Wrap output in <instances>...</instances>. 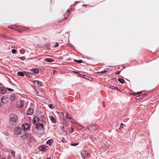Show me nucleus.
<instances>
[{
	"label": "nucleus",
	"mask_w": 159,
	"mask_h": 159,
	"mask_svg": "<svg viewBox=\"0 0 159 159\" xmlns=\"http://www.w3.org/2000/svg\"><path fill=\"white\" fill-rule=\"evenodd\" d=\"M18 118L17 116L15 114L11 115L9 120L10 123L12 125H16L17 124Z\"/></svg>",
	"instance_id": "obj_1"
},
{
	"label": "nucleus",
	"mask_w": 159,
	"mask_h": 159,
	"mask_svg": "<svg viewBox=\"0 0 159 159\" xmlns=\"http://www.w3.org/2000/svg\"><path fill=\"white\" fill-rule=\"evenodd\" d=\"M81 154L83 158L84 159L87 158L90 155L87 151L85 150H83L81 151Z\"/></svg>",
	"instance_id": "obj_2"
},
{
	"label": "nucleus",
	"mask_w": 159,
	"mask_h": 159,
	"mask_svg": "<svg viewBox=\"0 0 159 159\" xmlns=\"http://www.w3.org/2000/svg\"><path fill=\"white\" fill-rule=\"evenodd\" d=\"M21 129L20 128L16 127L14 129V133L16 135H19L20 134Z\"/></svg>",
	"instance_id": "obj_3"
},
{
	"label": "nucleus",
	"mask_w": 159,
	"mask_h": 159,
	"mask_svg": "<svg viewBox=\"0 0 159 159\" xmlns=\"http://www.w3.org/2000/svg\"><path fill=\"white\" fill-rule=\"evenodd\" d=\"M30 125L28 124L24 123L23 124L22 126V129L25 131L27 130L30 128Z\"/></svg>",
	"instance_id": "obj_4"
},
{
	"label": "nucleus",
	"mask_w": 159,
	"mask_h": 159,
	"mask_svg": "<svg viewBox=\"0 0 159 159\" xmlns=\"http://www.w3.org/2000/svg\"><path fill=\"white\" fill-rule=\"evenodd\" d=\"M43 124L41 123L39 125H37L35 126V128L39 130L43 131Z\"/></svg>",
	"instance_id": "obj_5"
},
{
	"label": "nucleus",
	"mask_w": 159,
	"mask_h": 159,
	"mask_svg": "<svg viewBox=\"0 0 159 159\" xmlns=\"http://www.w3.org/2000/svg\"><path fill=\"white\" fill-rule=\"evenodd\" d=\"M1 100L2 102L3 103H6L9 101L8 98L5 96H3L2 98H1Z\"/></svg>",
	"instance_id": "obj_6"
},
{
	"label": "nucleus",
	"mask_w": 159,
	"mask_h": 159,
	"mask_svg": "<svg viewBox=\"0 0 159 159\" xmlns=\"http://www.w3.org/2000/svg\"><path fill=\"white\" fill-rule=\"evenodd\" d=\"M24 100H21L17 104V106L19 108H22L24 105Z\"/></svg>",
	"instance_id": "obj_7"
},
{
	"label": "nucleus",
	"mask_w": 159,
	"mask_h": 159,
	"mask_svg": "<svg viewBox=\"0 0 159 159\" xmlns=\"http://www.w3.org/2000/svg\"><path fill=\"white\" fill-rule=\"evenodd\" d=\"M39 118L38 117L35 116L34 117L33 119V123L34 124H36V123L37 122H39Z\"/></svg>",
	"instance_id": "obj_8"
},
{
	"label": "nucleus",
	"mask_w": 159,
	"mask_h": 159,
	"mask_svg": "<svg viewBox=\"0 0 159 159\" xmlns=\"http://www.w3.org/2000/svg\"><path fill=\"white\" fill-rule=\"evenodd\" d=\"M34 112V111L32 109L30 108L28 109L27 111V114L28 115H32Z\"/></svg>",
	"instance_id": "obj_9"
},
{
	"label": "nucleus",
	"mask_w": 159,
	"mask_h": 159,
	"mask_svg": "<svg viewBox=\"0 0 159 159\" xmlns=\"http://www.w3.org/2000/svg\"><path fill=\"white\" fill-rule=\"evenodd\" d=\"M33 82L34 84H36L37 85H38L39 86H43V83H42L40 81H39L38 80H34L33 81Z\"/></svg>",
	"instance_id": "obj_10"
},
{
	"label": "nucleus",
	"mask_w": 159,
	"mask_h": 159,
	"mask_svg": "<svg viewBox=\"0 0 159 159\" xmlns=\"http://www.w3.org/2000/svg\"><path fill=\"white\" fill-rule=\"evenodd\" d=\"M69 11L67 10L64 14V19H66L69 16Z\"/></svg>",
	"instance_id": "obj_11"
},
{
	"label": "nucleus",
	"mask_w": 159,
	"mask_h": 159,
	"mask_svg": "<svg viewBox=\"0 0 159 159\" xmlns=\"http://www.w3.org/2000/svg\"><path fill=\"white\" fill-rule=\"evenodd\" d=\"M49 118L52 123H56V120L53 116H49Z\"/></svg>",
	"instance_id": "obj_12"
},
{
	"label": "nucleus",
	"mask_w": 159,
	"mask_h": 159,
	"mask_svg": "<svg viewBox=\"0 0 159 159\" xmlns=\"http://www.w3.org/2000/svg\"><path fill=\"white\" fill-rule=\"evenodd\" d=\"M44 61L48 62H53L54 60V59L50 58H46Z\"/></svg>",
	"instance_id": "obj_13"
},
{
	"label": "nucleus",
	"mask_w": 159,
	"mask_h": 159,
	"mask_svg": "<svg viewBox=\"0 0 159 159\" xmlns=\"http://www.w3.org/2000/svg\"><path fill=\"white\" fill-rule=\"evenodd\" d=\"M24 73L25 75L30 78H31L32 77V75L30 73L26 72H24Z\"/></svg>",
	"instance_id": "obj_14"
},
{
	"label": "nucleus",
	"mask_w": 159,
	"mask_h": 159,
	"mask_svg": "<svg viewBox=\"0 0 159 159\" xmlns=\"http://www.w3.org/2000/svg\"><path fill=\"white\" fill-rule=\"evenodd\" d=\"M29 136V134L25 133L21 137L23 140H25L27 139Z\"/></svg>",
	"instance_id": "obj_15"
},
{
	"label": "nucleus",
	"mask_w": 159,
	"mask_h": 159,
	"mask_svg": "<svg viewBox=\"0 0 159 159\" xmlns=\"http://www.w3.org/2000/svg\"><path fill=\"white\" fill-rule=\"evenodd\" d=\"M39 149L40 150L43 151H45L46 150V147L43 146L39 147Z\"/></svg>",
	"instance_id": "obj_16"
},
{
	"label": "nucleus",
	"mask_w": 159,
	"mask_h": 159,
	"mask_svg": "<svg viewBox=\"0 0 159 159\" xmlns=\"http://www.w3.org/2000/svg\"><path fill=\"white\" fill-rule=\"evenodd\" d=\"M95 125H91V126H89V127H88V129L89 130L90 129H92V130L95 131V129H94V127L95 126Z\"/></svg>",
	"instance_id": "obj_17"
},
{
	"label": "nucleus",
	"mask_w": 159,
	"mask_h": 159,
	"mask_svg": "<svg viewBox=\"0 0 159 159\" xmlns=\"http://www.w3.org/2000/svg\"><path fill=\"white\" fill-rule=\"evenodd\" d=\"M0 91L2 93H4L6 92V90L5 88L3 87L0 88Z\"/></svg>",
	"instance_id": "obj_18"
},
{
	"label": "nucleus",
	"mask_w": 159,
	"mask_h": 159,
	"mask_svg": "<svg viewBox=\"0 0 159 159\" xmlns=\"http://www.w3.org/2000/svg\"><path fill=\"white\" fill-rule=\"evenodd\" d=\"M118 81H119L120 83L122 84H123L124 83L125 81L124 80L120 78L118 79Z\"/></svg>",
	"instance_id": "obj_19"
},
{
	"label": "nucleus",
	"mask_w": 159,
	"mask_h": 159,
	"mask_svg": "<svg viewBox=\"0 0 159 159\" xmlns=\"http://www.w3.org/2000/svg\"><path fill=\"white\" fill-rule=\"evenodd\" d=\"M38 95L40 96L44 97L45 94L43 92L40 91V92H38Z\"/></svg>",
	"instance_id": "obj_20"
},
{
	"label": "nucleus",
	"mask_w": 159,
	"mask_h": 159,
	"mask_svg": "<svg viewBox=\"0 0 159 159\" xmlns=\"http://www.w3.org/2000/svg\"><path fill=\"white\" fill-rule=\"evenodd\" d=\"M53 142V141L52 139H50L47 142V143L51 146V144Z\"/></svg>",
	"instance_id": "obj_21"
},
{
	"label": "nucleus",
	"mask_w": 159,
	"mask_h": 159,
	"mask_svg": "<svg viewBox=\"0 0 159 159\" xmlns=\"http://www.w3.org/2000/svg\"><path fill=\"white\" fill-rule=\"evenodd\" d=\"M17 74L19 76H23L25 74L24 72L23 73L19 71L17 72Z\"/></svg>",
	"instance_id": "obj_22"
},
{
	"label": "nucleus",
	"mask_w": 159,
	"mask_h": 159,
	"mask_svg": "<svg viewBox=\"0 0 159 159\" xmlns=\"http://www.w3.org/2000/svg\"><path fill=\"white\" fill-rule=\"evenodd\" d=\"M108 69H104V70L101 71L100 72H98V73L100 74H105L107 72Z\"/></svg>",
	"instance_id": "obj_23"
},
{
	"label": "nucleus",
	"mask_w": 159,
	"mask_h": 159,
	"mask_svg": "<svg viewBox=\"0 0 159 159\" xmlns=\"http://www.w3.org/2000/svg\"><path fill=\"white\" fill-rule=\"evenodd\" d=\"M143 97V95H140L138 96H137L136 97V99H139Z\"/></svg>",
	"instance_id": "obj_24"
},
{
	"label": "nucleus",
	"mask_w": 159,
	"mask_h": 159,
	"mask_svg": "<svg viewBox=\"0 0 159 159\" xmlns=\"http://www.w3.org/2000/svg\"><path fill=\"white\" fill-rule=\"evenodd\" d=\"M29 137L27 138L28 139V140L30 142L32 140V137L31 136V134H29Z\"/></svg>",
	"instance_id": "obj_25"
},
{
	"label": "nucleus",
	"mask_w": 159,
	"mask_h": 159,
	"mask_svg": "<svg viewBox=\"0 0 159 159\" xmlns=\"http://www.w3.org/2000/svg\"><path fill=\"white\" fill-rule=\"evenodd\" d=\"M76 62L78 63H80L82 62L83 61L81 60H74Z\"/></svg>",
	"instance_id": "obj_26"
},
{
	"label": "nucleus",
	"mask_w": 159,
	"mask_h": 159,
	"mask_svg": "<svg viewBox=\"0 0 159 159\" xmlns=\"http://www.w3.org/2000/svg\"><path fill=\"white\" fill-rule=\"evenodd\" d=\"M70 121L73 124L75 123V121L71 117H70Z\"/></svg>",
	"instance_id": "obj_27"
},
{
	"label": "nucleus",
	"mask_w": 159,
	"mask_h": 159,
	"mask_svg": "<svg viewBox=\"0 0 159 159\" xmlns=\"http://www.w3.org/2000/svg\"><path fill=\"white\" fill-rule=\"evenodd\" d=\"M123 125L125 126V125H124L123 123H120V126L119 128V129H122V128H123Z\"/></svg>",
	"instance_id": "obj_28"
},
{
	"label": "nucleus",
	"mask_w": 159,
	"mask_h": 159,
	"mask_svg": "<svg viewBox=\"0 0 159 159\" xmlns=\"http://www.w3.org/2000/svg\"><path fill=\"white\" fill-rule=\"evenodd\" d=\"M33 71L34 73H36L37 74H38L39 73V70L37 69H34Z\"/></svg>",
	"instance_id": "obj_29"
},
{
	"label": "nucleus",
	"mask_w": 159,
	"mask_h": 159,
	"mask_svg": "<svg viewBox=\"0 0 159 159\" xmlns=\"http://www.w3.org/2000/svg\"><path fill=\"white\" fill-rule=\"evenodd\" d=\"M142 92L141 91L140 92H137L136 93H134L133 94H134V95H139V94H141L142 93Z\"/></svg>",
	"instance_id": "obj_30"
},
{
	"label": "nucleus",
	"mask_w": 159,
	"mask_h": 159,
	"mask_svg": "<svg viewBox=\"0 0 159 159\" xmlns=\"http://www.w3.org/2000/svg\"><path fill=\"white\" fill-rule=\"evenodd\" d=\"M48 106L50 108L52 109H53L54 108V106H53L52 104H51L48 105Z\"/></svg>",
	"instance_id": "obj_31"
},
{
	"label": "nucleus",
	"mask_w": 159,
	"mask_h": 159,
	"mask_svg": "<svg viewBox=\"0 0 159 159\" xmlns=\"http://www.w3.org/2000/svg\"><path fill=\"white\" fill-rule=\"evenodd\" d=\"M10 98L11 101H13L14 100V97L13 96H11Z\"/></svg>",
	"instance_id": "obj_32"
},
{
	"label": "nucleus",
	"mask_w": 159,
	"mask_h": 159,
	"mask_svg": "<svg viewBox=\"0 0 159 159\" xmlns=\"http://www.w3.org/2000/svg\"><path fill=\"white\" fill-rule=\"evenodd\" d=\"M110 88L112 89H117L118 88L117 87H114L113 86H111L110 87Z\"/></svg>",
	"instance_id": "obj_33"
},
{
	"label": "nucleus",
	"mask_w": 159,
	"mask_h": 159,
	"mask_svg": "<svg viewBox=\"0 0 159 159\" xmlns=\"http://www.w3.org/2000/svg\"><path fill=\"white\" fill-rule=\"evenodd\" d=\"M11 153L13 156L15 157V152L14 151H12L11 152Z\"/></svg>",
	"instance_id": "obj_34"
},
{
	"label": "nucleus",
	"mask_w": 159,
	"mask_h": 159,
	"mask_svg": "<svg viewBox=\"0 0 159 159\" xmlns=\"http://www.w3.org/2000/svg\"><path fill=\"white\" fill-rule=\"evenodd\" d=\"M65 117L67 119H70V117H71L70 116H69L68 115H67L65 116Z\"/></svg>",
	"instance_id": "obj_35"
},
{
	"label": "nucleus",
	"mask_w": 159,
	"mask_h": 159,
	"mask_svg": "<svg viewBox=\"0 0 159 159\" xmlns=\"http://www.w3.org/2000/svg\"><path fill=\"white\" fill-rule=\"evenodd\" d=\"M78 144V143H72L71 144L72 146H76Z\"/></svg>",
	"instance_id": "obj_36"
},
{
	"label": "nucleus",
	"mask_w": 159,
	"mask_h": 159,
	"mask_svg": "<svg viewBox=\"0 0 159 159\" xmlns=\"http://www.w3.org/2000/svg\"><path fill=\"white\" fill-rule=\"evenodd\" d=\"M58 43H56L53 46L54 48H56L58 46Z\"/></svg>",
	"instance_id": "obj_37"
},
{
	"label": "nucleus",
	"mask_w": 159,
	"mask_h": 159,
	"mask_svg": "<svg viewBox=\"0 0 159 159\" xmlns=\"http://www.w3.org/2000/svg\"><path fill=\"white\" fill-rule=\"evenodd\" d=\"M16 51L15 49H13L12 50V52L13 53H15L16 52Z\"/></svg>",
	"instance_id": "obj_38"
},
{
	"label": "nucleus",
	"mask_w": 159,
	"mask_h": 159,
	"mask_svg": "<svg viewBox=\"0 0 159 159\" xmlns=\"http://www.w3.org/2000/svg\"><path fill=\"white\" fill-rule=\"evenodd\" d=\"M7 89L10 91H12L13 90V89H11V88H7Z\"/></svg>",
	"instance_id": "obj_39"
},
{
	"label": "nucleus",
	"mask_w": 159,
	"mask_h": 159,
	"mask_svg": "<svg viewBox=\"0 0 159 159\" xmlns=\"http://www.w3.org/2000/svg\"><path fill=\"white\" fill-rule=\"evenodd\" d=\"M19 58L21 60H24V58H25V57H19Z\"/></svg>",
	"instance_id": "obj_40"
},
{
	"label": "nucleus",
	"mask_w": 159,
	"mask_h": 159,
	"mask_svg": "<svg viewBox=\"0 0 159 159\" xmlns=\"http://www.w3.org/2000/svg\"><path fill=\"white\" fill-rule=\"evenodd\" d=\"M67 122V121L66 120H63V123H65L66 124V123Z\"/></svg>",
	"instance_id": "obj_41"
},
{
	"label": "nucleus",
	"mask_w": 159,
	"mask_h": 159,
	"mask_svg": "<svg viewBox=\"0 0 159 159\" xmlns=\"http://www.w3.org/2000/svg\"><path fill=\"white\" fill-rule=\"evenodd\" d=\"M57 73L56 71L53 70V73L54 75H55Z\"/></svg>",
	"instance_id": "obj_42"
},
{
	"label": "nucleus",
	"mask_w": 159,
	"mask_h": 159,
	"mask_svg": "<svg viewBox=\"0 0 159 159\" xmlns=\"http://www.w3.org/2000/svg\"><path fill=\"white\" fill-rule=\"evenodd\" d=\"M95 126L94 127V129H95L96 130V129H97L98 128V126L97 125H95Z\"/></svg>",
	"instance_id": "obj_43"
},
{
	"label": "nucleus",
	"mask_w": 159,
	"mask_h": 159,
	"mask_svg": "<svg viewBox=\"0 0 159 159\" xmlns=\"http://www.w3.org/2000/svg\"><path fill=\"white\" fill-rule=\"evenodd\" d=\"M120 73V71H118L116 72V75H118V74H119Z\"/></svg>",
	"instance_id": "obj_44"
},
{
	"label": "nucleus",
	"mask_w": 159,
	"mask_h": 159,
	"mask_svg": "<svg viewBox=\"0 0 159 159\" xmlns=\"http://www.w3.org/2000/svg\"><path fill=\"white\" fill-rule=\"evenodd\" d=\"M61 114L62 116H64V114H63V113L62 112L61 113Z\"/></svg>",
	"instance_id": "obj_45"
},
{
	"label": "nucleus",
	"mask_w": 159,
	"mask_h": 159,
	"mask_svg": "<svg viewBox=\"0 0 159 159\" xmlns=\"http://www.w3.org/2000/svg\"><path fill=\"white\" fill-rule=\"evenodd\" d=\"M86 6V5H83V6Z\"/></svg>",
	"instance_id": "obj_46"
},
{
	"label": "nucleus",
	"mask_w": 159,
	"mask_h": 159,
	"mask_svg": "<svg viewBox=\"0 0 159 159\" xmlns=\"http://www.w3.org/2000/svg\"><path fill=\"white\" fill-rule=\"evenodd\" d=\"M47 159H50V158H48Z\"/></svg>",
	"instance_id": "obj_47"
},
{
	"label": "nucleus",
	"mask_w": 159,
	"mask_h": 159,
	"mask_svg": "<svg viewBox=\"0 0 159 159\" xmlns=\"http://www.w3.org/2000/svg\"><path fill=\"white\" fill-rule=\"evenodd\" d=\"M21 50H23V49H21V50H20V51Z\"/></svg>",
	"instance_id": "obj_48"
},
{
	"label": "nucleus",
	"mask_w": 159,
	"mask_h": 159,
	"mask_svg": "<svg viewBox=\"0 0 159 159\" xmlns=\"http://www.w3.org/2000/svg\"><path fill=\"white\" fill-rule=\"evenodd\" d=\"M50 45L49 44H48V46H49Z\"/></svg>",
	"instance_id": "obj_49"
},
{
	"label": "nucleus",
	"mask_w": 159,
	"mask_h": 159,
	"mask_svg": "<svg viewBox=\"0 0 159 159\" xmlns=\"http://www.w3.org/2000/svg\"><path fill=\"white\" fill-rule=\"evenodd\" d=\"M50 45L49 44H48V46H49Z\"/></svg>",
	"instance_id": "obj_50"
}]
</instances>
